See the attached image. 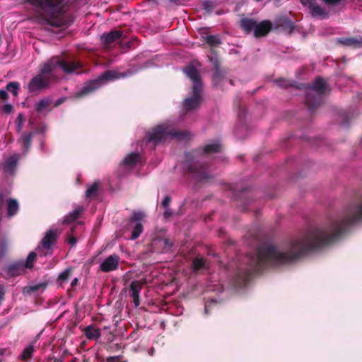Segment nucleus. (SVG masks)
I'll list each match as a JSON object with an SVG mask.
<instances>
[{
  "label": "nucleus",
  "mask_w": 362,
  "mask_h": 362,
  "mask_svg": "<svg viewBox=\"0 0 362 362\" xmlns=\"http://www.w3.org/2000/svg\"><path fill=\"white\" fill-rule=\"evenodd\" d=\"M206 42L211 47H218L221 44V41L218 35H208L206 37Z\"/></svg>",
  "instance_id": "29"
},
{
  "label": "nucleus",
  "mask_w": 362,
  "mask_h": 362,
  "mask_svg": "<svg viewBox=\"0 0 362 362\" xmlns=\"http://www.w3.org/2000/svg\"><path fill=\"white\" fill-rule=\"evenodd\" d=\"M24 270L25 266L23 262L11 263L4 268V271L6 274V278L20 276L24 272Z\"/></svg>",
  "instance_id": "15"
},
{
  "label": "nucleus",
  "mask_w": 362,
  "mask_h": 362,
  "mask_svg": "<svg viewBox=\"0 0 362 362\" xmlns=\"http://www.w3.org/2000/svg\"><path fill=\"white\" fill-rule=\"evenodd\" d=\"M154 352H155V349L154 348H151L148 351V354L151 355V356H153L154 354Z\"/></svg>",
  "instance_id": "52"
},
{
  "label": "nucleus",
  "mask_w": 362,
  "mask_h": 362,
  "mask_svg": "<svg viewBox=\"0 0 362 362\" xmlns=\"http://www.w3.org/2000/svg\"><path fill=\"white\" fill-rule=\"evenodd\" d=\"M327 88L323 78L317 77L313 84L307 88L305 103L310 112L315 110L322 102V95Z\"/></svg>",
  "instance_id": "6"
},
{
  "label": "nucleus",
  "mask_w": 362,
  "mask_h": 362,
  "mask_svg": "<svg viewBox=\"0 0 362 362\" xmlns=\"http://www.w3.org/2000/svg\"><path fill=\"white\" fill-rule=\"evenodd\" d=\"M84 211L83 206H77L73 211L66 215L63 221L64 223H71L78 219L81 214Z\"/></svg>",
  "instance_id": "24"
},
{
  "label": "nucleus",
  "mask_w": 362,
  "mask_h": 362,
  "mask_svg": "<svg viewBox=\"0 0 362 362\" xmlns=\"http://www.w3.org/2000/svg\"><path fill=\"white\" fill-rule=\"evenodd\" d=\"M100 182H93L86 191V198H95L98 195Z\"/></svg>",
  "instance_id": "28"
},
{
  "label": "nucleus",
  "mask_w": 362,
  "mask_h": 362,
  "mask_svg": "<svg viewBox=\"0 0 362 362\" xmlns=\"http://www.w3.org/2000/svg\"><path fill=\"white\" fill-rule=\"evenodd\" d=\"M71 362H76V361H75V359H74Z\"/></svg>",
  "instance_id": "59"
},
{
  "label": "nucleus",
  "mask_w": 362,
  "mask_h": 362,
  "mask_svg": "<svg viewBox=\"0 0 362 362\" xmlns=\"http://www.w3.org/2000/svg\"><path fill=\"white\" fill-rule=\"evenodd\" d=\"M362 221V197L355 203L347 205L335 218H330L324 228H311L307 232L290 240L282 248L263 244L257 252L247 257L250 268L239 270L234 284L245 286L251 277L267 266L288 264L310 252L328 246L339 239L353 224Z\"/></svg>",
  "instance_id": "1"
},
{
  "label": "nucleus",
  "mask_w": 362,
  "mask_h": 362,
  "mask_svg": "<svg viewBox=\"0 0 362 362\" xmlns=\"http://www.w3.org/2000/svg\"><path fill=\"white\" fill-rule=\"evenodd\" d=\"M46 287H47V284L46 283H40V284L34 285L33 286H30V291H39L41 288L45 289Z\"/></svg>",
  "instance_id": "37"
},
{
  "label": "nucleus",
  "mask_w": 362,
  "mask_h": 362,
  "mask_svg": "<svg viewBox=\"0 0 362 362\" xmlns=\"http://www.w3.org/2000/svg\"><path fill=\"white\" fill-rule=\"evenodd\" d=\"M0 362H1V361L0 360Z\"/></svg>",
  "instance_id": "61"
},
{
  "label": "nucleus",
  "mask_w": 362,
  "mask_h": 362,
  "mask_svg": "<svg viewBox=\"0 0 362 362\" xmlns=\"http://www.w3.org/2000/svg\"><path fill=\"white\" fill-rule=\"evenodd\" d=\"M74 228H75V227H71V234H73V233H74Z\"/></svg>",
  "instance_id": "55"
},
{
  "label": "nucleus",
  "mask_w": 362,
  "mask_h": 362,
  "mask_svg": "<svg viewBox=\"0 0 362 362\" xmlns=\"http://www.w3.org/2000/svg\"><path fill=\"white\" fill-rule=\"evenodd\" d=\"M83 334L88 339H98L101 336L100 329L95 327L93 325H90L83 330Z\"/></svg>",
  "instance_id": "22"
},
{
  "label": "nucleus",
  "mask_w": 362,
  "mask_h": 362,
  "mask_svg": "<svg viewBox=\"0 0 362 362\" xmlns=\"http://www.w3.org/2000/svg\"><path fill=\"white\" fill-rule=\"evenodd\" d=\"M277 1H279V0H276Z\"/></svg>",
  "instance_id": "60"
},
{
  "label": "nucleus",
  "mask_w": 362,
  "mask_h": 362,
  "mask_svg": "<svg viewBox=\"0 0 362 362\" xmlns=\"http://www.w3.org/2000/svg\"><path fill=\"white\" fill-rule=\"evenodd\" d=\"M325 4L329 6H337L341 0H322Z\"/></svg>",
  "instance_id": "40"
},
{
  "label": "nucleus",
  "mask_w": 362,
  "mask_h": 362,
  "mask_svg": "<svg viewBox=\"0 0 362 362\" xmlns=\"http://www.w3.org/2000/svg\"><path fill=\"white\" fill-rule=\"evenodd\" d=\"M66 241L69 244L71 245V247H74L77 243V239L74 235H69L67 237Z\"/></svg>",
  "instance_id": "39"
},
{
  "label": "nucleus",
  "mask_w": 362,
  "mask_h": 362,
  "mask_svg": "<svg viewBox=\"0 0 362 362\" xmlns=\"http://www.w3.org/2000/svg\"><path fill=\"white\" fill-rule=\"evenodd\" d=\"M71 272H72L71 267L66 268L59 275V276L57 278V282L59 284H62L64 282L68 280V279L69 278V276L71 274Z\"/></svg>",
  "instance_id": "31"
},
{
  "label": "nucleus",
  "mask_w": 362,
  "mask_h": 362,
  "mask_svg": "<svg viewBox=\"0 0 362 362\" xmlns=\"http://www.w3.org/2000/svg\"><path fill=\"white\" fill-rule=\"evenodd\" d=\"M4 248H5V243H2L0 245V252H4Z\"/></svg>",
  "instance_id": "51"
},
{
  "label": "nucleus",
  "mask_w": 362,
  "mask_h": 362,
  "mask_svg": "<svg viewBox=\"0 0 362 362\" xmlns=\"http://www.w3.org/2000/svg\"><path fill=\"white\" fill-rule=\"evenodd\" d=\"M240 27L246 34L253 31L256 38L267 36L273 29V23L269 20H264L258 23L254 18H244L240 20Z\"/></svg>",
  "instance_id": "7"
},
{
  "label": "nucleus",
  "mask_w": 362,
  "mask_h": 362,
  "mask_svg": "<svg viewBox=\"0 0 362 362\" xmlns=\"http://www.w3.org/2000/svg\"><path fill=\"white\" fill-rule=\"evenodd\" d=\"M164 241H165V245H168V239H165V240H164Z\"/></svg>",
  "instance_id": "56"
},
{
  "label": "nucleus",
  "mask_w": 362,
  "mask_h": 362,
  "mask_svg": "<svg viewBox=\"0 0 362 362\" xmlns=\"http://www.w3.org/2000/svg\"><path fill=\"white\" fill-rule=\"evenodd\" d=\"M136 40H137L136 37H133L132 40L130 41H127V42L121 41L119 42L120 47L123 49H131L134 45V42H136Z\"/></svg>",
  "instance_id": "36"
},
{
  "label": "nucleus",
  "mask_w": 362,
  "mask_h": 362,
  "mask_svg": "<svg viewBox=\"0 0 362 362\" xmlns=\"http://www.w3.org/2000/svg\"><path fill=\"white\" fill-rule=\"evenodd\" d=\"M5 291L3 285L0 284V305L4 299Z\"/></svg>",
  "instance_id": "42"
},
{
  "label": "nucleus",
  "mask_w": 362,
  "mask_h": 362,
  "mask_svg": "<svg viewBox=\"0 0 362 362\" xmlns=\"http://www.w3.org/2000/svg\"><path fill=\"white\" fill-rule=\"evenodd\" d=\"M211 61L213 62L214 67V74L213 76V82L214 83H218L223 77V74L220 69V64L217 59H213L212 57L210 58Z\"/></svg>",
  "instance_id": "26"
},
{
  "label": "nucleus",
  "mask_w": 362,
  "mask_h": 362,
  "mask_svg": "<svg viewBox=\"0 0 362 362\" xmlns=\"http://www.w3.org/2000/svg\"><path fill=\"white\" fill-rule=\"evenodd\" d=\"M78 283V279L77 278H75L74 279L72 280L71 283V286L72 287L76 286Z\"/></svg>",
  "instance_id": "50"
},
{
  "label": "nucleus",
  "mask_w": 362,
  "mask_h": 362,
  "mask_svg": "<svg viewBox=\"0 0 362 362\" xmlns=\"http://www.w3.org/2000/svg\"><path fill=\"white\" fill-rule=\"evenodd\" d=\"M315 0H300V2L302 4L305 6H309L310 4H313L315 3Z\"/></svg>",
  "instance_id": "44"
},
{
  "label": "nucleus",
  "mask_w": 362,
  "mask_h": 362,
  "mask_svg": "<svg viewBox=\"0 0 362 362\" xmlns=\"http://www.w3.org/2000/svg\"><path fill=\"white\" fill-rule=\"evenodd\" d=\"M277 83L279 86L286 87L288 86V83L285 80L278 81Z\"/></svg>",
  "instance_id": "47"
},
{
  "label": "nucleus",
  "mask_w": 362,
  "mask_h": 362,
  "mask_svg": "<svg viewBox=\"0 0 362 362\" xmlns=\"http://www.w3.org/2000/svg\"><path fill=\"white\" fill-rule=\"evenodd\" d=\"M119 257L117 255L113 254L107 257L100 265L103 272H110L116 270L119 267Z\"/></svg>",
  "instance_id": "14"
},
{
  "label": "nucleus",
  "mask_w": 362,
  "mask_h": 362,
  "mask_svg": "<svg viewBox=\"0 0 362 362\" xmlns=\"http://www.w3.org/2000/svg\"><path fill=\"white\" fill-rule=\"evenodd\" d=\"M34 351V347L32 345H28L26 346L22 352L21 359L23 361H27L28 359L32 357L33 353Z\"/></svg>",
  "instance_id": "33"
},
{
  "label": "nucleus",
  "mask_w": 362,
  "mask_h": 362,
  "mask_svg": "<svg viewBox=\"0 0 362 362\" xmlns=\"http://www.w3.org/2000/svg\"><path fill=\"white\" fill-rule=\"evenodd\" d=\"M59 67L64 73L70 74L81 69L82 64L78 61L66 60L59 57H52L42 65L39 74L31 78L28 85L29 91L34 93L46 88L50 83L53 73Z\"/></svg>",
  "instance_id": "3"
},
{
  "label": "nucleus",
  "mask_w": 362,
  "mask_h": 362,
  "mask_svg": "<svg viewBox=\"0 0 362 362\" xmlns=\"http://www.w3.org/2000/svg\"><path fill=\"white\" fill-rule=\"evenodd\" d=\"M190 137L187 131H177L175 127L169 123H164L156 126L149 134L148 141L155 145L165 141L168 138H176L178 140H185Z\"/></svg>",
  "instance_id": "5"
},
{
  "label": "nucleus",
  "mask_w": 362,
  "mask_h": 362,
  "mask_svg": "<svg viewBox=\"0 0 362 362\" xmlns=\"http://www.w3.org/2000/svg\"><path fill=\"white\" fill-rule=\"evenodd\" d=\"M19 156L18 154H13L7 158L4 165V170L6 173H13L17 166Z\"/></svg>",
  "instance_id": "21"
},
{
  "label": "nucleus",
  "mask_w": 362,
  "mask_h": 362,
  "mask_svg": "<svg viewBox=\"0 0 362 362\" xmlns=\"http://www.w3.org/2000/svg\"><path fill=\"white\" fill-rule=\"evenodd\" d=\"M25 120V118L23 115V114L20 113L16 119V122L18 123H23V122Z\"/></svg>",
  "instance_id": "46"
},
{
  "label": "nucleus",
  "mask_w": 362,
  "mask_h": 362,
  "mask_svg": "<svg viewBox=\"0 0 362 362\" xmlns=\"http://www.w3.org/2000/svg\"><path fill=\"white\" fill-rule=\"evenodd\" d=\"M115 78H117V73L115 71H105L97 78L86 83L82 88L75 93L74 98L78 99L86 97L100 88L105 82Z\"/></svg>",
  "instance_id": "8"
},
{
  "label": "nucleus",
  "mask_w": 362,
  "mask_h": 362,
  "mask_svg": "<svg viewBox=\"0 0 362 362\" xmlns=\"http://www.w3.org/2000/svg\"><path fill=\"white\" fill-rule=\"evenodd\" d=\"M36 253L35 252H31L29 253L25 262L24 263L25 268L31 269L33 267V262L36 258Z\"/></svg>",
  "instance_id": "34"
},
{
  "label": "nucleus",
  "mask_w": 362,
  "mask_h": 362,
  "mask_svg": "<svg viewBox=\"0 0 362 362\" xmlns=\"http://www.w3.org/2000/svg\"><path fill=\"white\" fill-rule=\"evenodd\" d=\"M171 202V198L170 196H165L163 199V200L161 202V206L164 209H167L169 207V205Z\"/></svg>",
  "instance_id": "38"
},
{
  "label": "nucleus",
  "mask_w": 362,
  "mask_h": 362,
  "mask_svg": "<svg viewBox=\"0 0 362 362\" xmlns=\"http://www.w3.org/2000/svg\"><path fill=\"white\" fill-rule=\"evenodd\" d=\"M4 194H0V206H1V204H3L4 202Z\"/></svg>",
  "instance_id": "53"
},
{
  "label": "nucleus",
  "mask_w": 362,
  "mask_h": 362,
  "mask_svg": "<svg viewBox=\"0 0 362 362\" xmlns=\"http://www.w3.org/2000/svg\"><path fill=\"white\" fill-rule=\"evenodd\" d=\"M119 359V356H109L107 358V362H116Z\"/></svg>",
  "instance_id": "45"
},
{
  "label": "nucleus",
  "mask_w": 362,
  "mask_h": 362,
  "mask_svg": "<svg viewBox=\"0 0 362 362\" xmlns=\"http://www.w3.org/2000/svg\"><path fill=\"white\" fill-rule=\"evenodd\" d=\"M145 214L142 211H134L129 220V226L132 228V240L138 238L143 232L141 221L144 219Z\"/></svg>",
  "instance_id": "9"
},
{
  "label": "nucleus",
  "mask_w": 362,
  "mask_h": 362,
  "mask_svg": "<svg viewBox=\"0 0 362 362\" xmlns=\"http://www.w3.org/2000/svg\"><path fill=\"white\" fill-rule=\"evenodd\" d=\"M7 216L8 218H12L15 215L17 214L19 210V204L16 199H8L7 200Z\"/></svg>",
  "instance_id": "23"
},
{
  "label": "nucleus",
  "mask_w": 362,
  "mask_h": 362,
  "mask_svg": "<svg viewBox=\"0 0 362 362\" xmlns=\"http://www.w3.org/2000/svg\"><path fill=\"white\" fill-rule=\"evenodd\" d=\"M30 6L39 8L45 23L54 28L69 25L66 16L65 0H25Z\"/></svg>",
  "instance_id": "4"
},
{
  "label": "nucleus",
  "mask_w": 362,
  "mask_h": 362,
  "mask_svg": "<svg viewBox=\"0 0 362 362\" xmlns=\"http://www.w3.org/2000/svg\"><path fill=\"white\" fill-rule=\"evenodd\" d=\"M65 100V98H61L56 101L55 106L57 107L62 105Z\"/></svg>",
  "instance_id": "49"
},
{
  "label": "nucleus",
  "mask_w": 362,
  "mask_h": 362,
  "mask_svg": "<svg viewBox=\"0 0 362 362\" xmlns=\"http://www.w3.org/2000/svg\"><path fill=\"white\" fill-rule=\"evenodd\" d=\"M2 110L4 112L9 114L13 110V106L10 104H6L5 105L3 106Z\"/></svg>",
  "instance_id": "41"
},
{
  "label": "nucleus",
  "mask_w": 362,
  "mask_h": 362,
  "mask_svg": "<svg viewBox=\"0 0 362 362\" xmlns=\"http://www.w3.org/2000/svg\"><path fill=\"white\" fill-rule=\"evenodd\" d=\"M255 1H257V2H260V1H262V0H255Z\"/></svg>",
  "instance_id": "58"
},
{
  "label": "nucleus",
  "mask_w": 362,
  "mask_h": 362,
  "mask_svg": "<svg viewBox=\"0 0 362 362\" xmlns=\"http://www.w3.org/2000/svg\"><path fill=\"white\" fill-rule=\"evenodd\" d=\"M33 135L34 133L32 132H25L22 134L21 138L18 139V142L21 144L22 150L24 153H27L30 151Z\"/></svg>",
  "instance_id": "19"
},
{
  "label": "nucleus",
  "mask_w": 362,
  "mask_h": 362,
  "mask_svg": "<svg viewBox=\"0 0 362 362\" xmlns=\"http://www.w3.org/2000/svg\"><path fill=\"white\" fill-rule=\"evenodd\" d=\"M170 1H172L173 0H170Z\"/></svg>",
  "instance_id": "62"
},
{
  "label": "nucleus",
  "mask_w": 362,
  "mask_h": 362,
  "mask_svg": "<svg viewBox=\"0 0 362 362\" xmlns=\"http://www.w3.org/2000/svg\"><path fill=\"white\" fill-rule=\"evenodd\" d=\"M8 93H7V91L5 90H0V98L4 100H6L8 99Z\"/></svg>",
  "instance_id": "43"
},
{
  "label": "nucleus",
  "mask_w": 362,
  "mask_h": 362,
  "mask_svg": "<svg viewBox=\"0 0 362 362\" xmlns=\"http://www.w3.org/2000/svg\"><path fill=\"white\" fill-rule=\"evenodd\" d=\"M186 75L193 81V86L197 85L198 89H202V82L199 71L193 66H187L185 69Z\"/></svg>",
  "instance_id": "16"
},
{
  "label": "nucleus",
  "mask_w": 362,
  "mask_h": 362,
  "mask_svg": "<svg viewBox=\"0 0 362 362\" xmlns=\"http://www.w3.org/2000/svg\"><path fill=\"white\" fill-rule=\"evenodd\" d=\"M222 146L219 141L206 144L202 149L194 150L185 153L183 168L185 173L198 182H209L213 176L208 170L207 165L203 160L204 155L219 153Z\"/></svg>",
  "instance_id": "2"
},
{
  "label": "nucleus",
  "mask_w": 362,
  "mask_h": 362,
  "mask_svg": "<svg viewBox=\"0 0 362 362\" xmlns=\"http://www.w3.org/2000/svg\"><path fill=\"white\" fill-rule=\"evenodd\" d=\"M172 215L171 211L169 209V208L165 209L164 211V217L168 218Z\"/></svg>",
  "instance_id": "48"
},
{
  "label": "nucleus",
  "mask_w": 362,
  "mask_h": 362,
  "mask_svg": "<svg viewBox=\"0 0 362 362\" xmlns=\"http://www.w3.org/2000/svg\"><path fill=\"white\" fill-rule=\"evenodd\" d=\"M19 88L20 85L17 81L9 82L6 86V90L12 93L14 96L18 95Z\"/></svg>",
  "instance_id": "32"
},
{
  "label": "nucleus",
  "mask_w": 362,
  "mask_h": 362,
  "mask_svg": "<svg viewBox=\"0 0 362 362\" xmlns=\"http://www.w3.org/2000/svg\"><path fill=\"white\" fill-rule=\"evenodd\" d=\"M337 42L341 45L354 48L362 46V39L357 37H341L337 40Z\"/></svg>",
  "instance_id": "20"
},
{
  "label": "nucleus",
  "mask_w": 362,
  "mask_h": 362,
  "mask_svg": "<svg viewBox=\"0 0 362 362\" xmlns=\"http://www.w3.org/2000/svg\"><path fill=\"white\" fill-rule=\"evenodd\" d=\"M57 230H49L41 240V245L44 249H50L52 245L56 243L58 238Z\"/></svg>",
  "instance_id": "18"
},
{
  "label": "nucleus",
  "mask_w": 362,
  "mask_h": 362,
  "mask_svg": "<svg viewBox=\"0 0 362 362\" xmlns=\"http://www.w3.org/2000/svg\"><path fill=\"white\" fill-rule=\"evenodd\" d=\"M22 129V123H18L17 131L20 132Z\"/></svg>",
  "instance_id": "54"
},
{
  "label": "nucleus",
  "mask_w": 362,
  "mask_h": 362,
  "mask_svg": "<svg viewBox=\"0 0 362 362\" xmlns=\"http://www.w3.org/2000/svg\"><path fill=\"white\" fill-rule=\"evenodd\" d=\"M202 89H198L197 85L192 87L193 95L191 98H186L183 103V107L185 111L195 110L199 106Z\"/></svg>",
  "instance_id": "11"
},
{
  "label": "nucleus",
  "mask_w": 362,
  "mask_h": 362,
  "mask_svg": "<svg viewBox=\"0 0 362 362\" xmlns=\"http://www.w3.org/2000/svg\"><path fill=\"white\" fill-rule=\"evenodd\" d=\"M294 28L295 25L293 21L288 17L279 18L273 24L274 30L287 32L289 34L293 33Z\"/></svg>",
  "instance_id": "12"
},
{
  "label": "nucleus",
  "mask_w": 362,
  "mask_h": 362,
  "mask_svg": "<svg viewBox=\"0 0 362 362\" xmlns=\"http://www.w3.org/2000/svg\"><path fill=\"white\" fill-rule=\"evenodd\" d=\"M140 154L139 153H131L123 160V164L125 166L133 167L139 163Z\"/></svg>",
  "instance_id": "27"
},
{
  "label": "nucleus",
  "mask_w": 362,
  "mask_h": 362,
  "mask_svg": "<svg viewBox=\"0 0 362 362\" xmlns=\"http://www.w3.org/2000/svg\"><path fill=\"white\" fill-rule=\"evenodd\" d=\"M147 284L146 279L132 281L129 285V295L133 299V303L136 308L140 305V293L144 286Z\"/></svg>",
  "instance_id": "10"
},
{
  "label": "nucleus",
  "mask_w": 362,
  "mask_h": 362,
  "mask_svg": "<svg viewBox=\"0 0 362 362\" xmlns=\"http://www.w3.org/2000/svg\"><path fill=\"white\" fill-rule=\"evenodd\" d=\"M126 36L124 35V32L119 30H113L107 33H103L101 36V42L103 45L107 47L113 42L119 39H124Z\"/></svg>",
  "instance_id": "13"
},
{
  "label": "nucleus",
  "mask_w": 362,
  "mask_h": 362,
  "mask_svg": "<svg viewBox=\"0 0 362 362\" xmlns=\"http://www.w3.org/2000/svg\"><path fill=\"white\" fill-rule=\"evenodd\" d=\"M242 114H243V110H241V111L239 112V116H240Z\"/></svg>",
  "instance_id": "57"
},
{
  "label": "nucleus",
  "mask_w": 362,
  "mask_h": 362,
  "mask_svg": "<svg viewBox=\"0 0 362 362\" xmlns=\"http://www.w3.org/2000/svg\"><path fill=\"white\" fill-rule=\"evenodd\" d=\"M215 4L214 2L212 1H205L202 4V7L205 10V11L207 13H211L214 8Z\"/></svg>",
  "instance_id": "35"
},
{
  "label": "nucleus",
  "mask_w": 362,
  "mask_h": 362,
  "mask_svg": "<svg viewBox=\"0 0 362 362\" xmlns=\"http://www.w3.org/2000/svg\"><path fill=\"white\" fill-rule=\"evenodd\" d=\"M51 105V101L48 99L40 100L35 105V110L37 112H42Z\"/></svg>",
  "instance_id": "30"
},
{
  "label": "nucleus",
  "mask_w": 362,
  "mask_h": 362,
  "mask_svg": "<svg viewBox=\"0 0 362 362\" xmlns=\"http://www.w3.org/2000/svg\"><path fill=\"white\" fill-rule=\"evenodd\" d=\"M312 17L319 19H327L329 17V12L322 6L314 3L308 6Z\"/></svg>",
  "instance_id": "17"
},
{
  "label": "nucleus",
  "mask_w": 362,
  "mask_h": 362,
  "mask_svg": "<svg viewBox=\"0 0 362 362\" xmlns=\"http://www.w3.org/2000/svg\"><path fill=\"white\" fill-rule=\"evenodd\" d=\"M208 268V262L203 257H197L192 260V270L197 272Z\"/></svg>",
  "instance_id": "25"
}]
</instances>
